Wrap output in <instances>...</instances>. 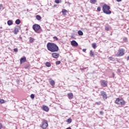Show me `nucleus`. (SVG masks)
I'll list each match as a JSON object with an SVG mask.
<instances>
[{
  "instance_id": "obj_14",
  "label": "nucleus",
  "mask_w": 129,
  "mask_h": 129,
  "mask_svg": "<svg viewBox=\"0 0 129 129\" xmlns=\"http://www.w3.org/2000/svg\"><path fill=\"white\" fill-rule=\"evenodd\" d=\"M13 33L17 35L18 33H19V28L18 27H15V29L14 30Z\"/></svg>"
},
{
  "instance_id": "obj_35",
  "label": "nucleus",
  "mask_w": 129,
  "mask_h": 129,
  "mask_svg": "<svg viewBox=\"0 0 129 129\" xmlns=\"http://www.w3.org/2000/svg\"><path fill=\"white\" fill-rule=\"evenodd\" d=\"M105 30L106 31H109V28H108V27H105Z\"/></svg>"
},
{
  "instance_id": "obj_45",
  "label": "nucleus",
  "mask_w": 129,
  "mask_h": 129,
  "mask_svg": "<svg viewBox=\"0 0 129 129\" xmlns=\"http://www.w3.org/2000/svg\"><path fill=\"white\" fill-rule=\"evenodd\" d=\"M113 77H114V74H113Z\"/></svg>"
},
{
  "instance_id": "obj_39",
  "label": "nucleus",
  "mask_w": 129,
  "mask_h": 129,
  "mask_svg": "<svg viewBox=\"0 0 129 129\" xmlns=\"http://www.w3.org/2000/svg\"><path fill=\"white\" fill-rule=\"evenodd\" d=\"M3 128V124L2 123H0V129Z\"/></svg>"
},
{
  "instance_id": "obj_7",
  "label": "nucleus",
  "mask_w": 129,
  "mask_h": 129,
  "mask_svg": "<svg viewBox=\"0 0 129 129\" xmlns=\"http://www.w3.org/2000/svg\"><path fill=\"white\" fill-rule=\"evenodd\" d=\"M100 93L104 100H106V99H107V95H106V93L105 92L103 91H101Z\"/></svg>"
},
{
  "instance_id": "obj_15",
  "label": "nucleus",
  "mask_w": 129,
  "mask_h": 129,
  "mask_svg": "<svg viewBox=\"0 0 129 129\" xmlns=\"http://www.w3.org/2000/svg\"><path fill=\"white\" fill-rule=\"evenodd\" d=\"M68 96L69 99H72V98H73V93H68Z\"/></svg>"
},
{
  "instance_id": "obj_16",
  "label": "nucleus",
  "mask_w": 129,
  "mask_h": 129,
  "mask_svg": "<svg viewBox=\"0 0 129 129\" xmlns=\"http://www.w3.org/2000/svg\"><path fill=\"white\" fill-rule=\"evenodd\" d=\"M90 3L92 5H95L97 3V0H90Z\"/></svg>"
},
{
  "instance_id": "obj_29",
  "label": "nucleus",
  "mask_w": 129,
  "mask_h": 129,
  "mask_svg": "<svg viewBox=\"0 0 129 129\" xmlns=\"http://www.w3.org/2000/svg\"><path fill=\"white\" fill-rule=\"evenodd\" d=\"M31 98H32V99H33V98H35V95L33 94H32L30 96Z\"/></svg>"
},
{
  "instance_id": "obj_11",
  "label": "nucleus",
  "mask_w": 129,
  "mask_h": 129,
  "mask_svg": "<svg viewBox=\"0 0 129 129\" xmlns=\"http://www.w3.org/2000/svg\"><path fill=\"white\" fill-rule=\"evenodd\" d=\"M26 61H27V59L26 58V57H22L20 59V63L21 64H23V63H25V62H26Z\"/></svg>"
},
{
  "instance_id": "obj_43",
  "label": "nucleus",
  "mask_w": 129,
  "mask_h": 129,
  "mask_svg": "<svg viewBox=\"0 0 129 129\" xmlns=\"http://www.w3.org/2000/svg\"><path fill=\"white\" fill-rule=\"evenodd\" d=\"M17 83H20V81L18 80V81H17Z\"/></svg>"
},
{
  "instance_id": "obj_44",
  "label": "nucleus",
  "mask_w": 129,
  "mask_h": 129,
  "mask_svg": "<svg viewBox=\"0 0 129 129\" xmlns=\"http://www.w3.org/2000/svg\"><path fill=\"white\" fill-rule=\"evenodd\" d=\"M66 129H71V127H69L67 128Z\"/></svg>"
},
{
  "instance_id": "obj_6",
  "label": "nucleus",
  "mask_w": 129,
  "mask_h": 129,
  "mask_svg": "<svg viewBox=\"0 0 129 129\" xmlns=\"http://www.w3.org/2000/svg\"><path fill=\"white\" fill-rule=\"evenodd\" d=\"M41 28V26L38 24H34L33 26V29L35 30V32H38L39 30Z\"/></svg>"
},
{
  "instance_id": "obj_41",
  "label": "nucleus",
  "mask_w": 129,
  "mask_h": 129,
  "mask_svg": "<svg viewBox=\"0 0 129 129\" xmlns=\"http://www.w3.org/2000/svg\"><path fill=\"white\" fill-rule=\"evenodd\" d=\"M116 1H117L118 3H120V2L121 1V0H116Z\"/></svg>"
},
{
  "instance_id": "obj_40",
  "label": "nucleus",
  "mask_w": 129,
  "mask_h": 129,
  "mask_svg": "<svg viewBox=\"0 0 129 129\" xmlns=\"http://www.w3.org/2000/svg\"><path fill=\"white\" fill-rule=\"evenodd\" d=\"M86 49H83V52H86Z\"/></svg>"
},
{
  "instance_id": "obj_12",
  "label": "nucleus",
  "mask_w": 129,
  "mask_h": 129,
  "mask_svg": "<svg viewBox=\"0 0 129 129\" xmlns=\"http://www.w3.org/2000/svg\"><path fill=\"white\" fill-rule=\"evenodd\" d=\"M42 109L46 112H48V111H49V107H48V106H47L43 105L42 106Z\"/></svg>"
},
{
  "instance_id": "obj_20",
  "label": "nucleus",
  "mask_w": 129,
  "mask_h": 129,
  "mask_svg": "<svg viewBox=\"0 0 129 129\" xmlns=\"http://www.w3.org/2000/svg\"><path fill=\"white\" fill-rule=\"evenodd\" d=\"M36 19L38 20V21H40L42 20V17L40 16V15H36Z\"/></svg>"
},
{
  "instance_id": "obj_10",
  "label": "nucleus",
  "mask_w": 129,
  "mask_h": 129,
  "mask_svg": "<svg viewBox=\"0 0 129 129\" xmlns=\"http://www.w3.org/2000/svg\"><path fill=\"white\" fill-rule=\"evenodd\" d=\"M71 45L74 47H77V46H78V43L75 40H73L71 41Z\"/></svg>"
},
{
  "instance_id": "obj_22",
  "label": "nucleus",
  "mask_w": 129,
  "mask_h": 129,
  "mask_svg": "<svg viewBox=\"0 0 129 129\" xmlns=\"http://www.w3.org/2000/svg\"><path fill=\"white\" fill-rule=\"evenodd\" d=\"M67 122H68V123H71V122H72V119H71L70 118L68 119Z\"/></svg>"
},
{
  "instance_id": "obj_2",
  "label": "nucleus",
  "mask_w": 129,
  "mask_h": 129,
  "mask_svg": "<svg viewBox=\"0 0 129 129\" xmlns=\"http://www.w3.org/2000/svg\"><path fill=\"white\" fill-rule=\"evenodd\" d=\"M102 10L104 14H106V15H110L111 14V11L110 10V7L106 4H104L103 6Z\"/></svg>"
},
{
  "instance_id": "obj_17",
  "label": "nucleus",
  "mask_w": 129,
  "mask_h": 129,
  "mask_svg": "<svg viewBox=\"0 0 129 129\" xmlns=\"http://www.w3.org/2000/svg\"><path fill=\"white\" fill-rule=\"evenodd\" d=\"M8 26H12L13 25V21L12 20H9L7 22Z\"/></svg>"
},
{
  "instance_id": "obj_18",
  "label": "nucleus",
  "mask_w": 129,
  "mask_h": 129,
  "mask_svg": "<svg viewBox=\"0 0 129 129\" xmlns=\"http://www.w3.org/2000/svg\"><path fill=\"white\" fill-rule=\"evenodd\" d=\"M15 23L16 24V25H20V24H21V20H20V19L16 20L15 21Z\"/></svg>"
},
{
  "instance_id": "obj_1",
  "label": "nucleus",
  "mask_w": 129,
  "mask_h": 129,
  "mask_svg": "<svg viewBox=\"0 0 129 129\" xmlns=\"http://www.w3.org/2000/svg\"><path fill=\"white\" fill-rule=\"evenodd\" d=\"M47 48L50 52H58V50H59V47L57 45L51 42H48L47 44Z\"/></svg>"
},
{
  "instance_id": "obj_36",
  "label": "nucleus",
  "mask_w": 129,
  "mask_h": 129,
  "mask_svg": "<svg viewBox=\"0 0 129 129\" xmlns=\"http://www.w3.org/2000/svg\"><path fill=\"white\" fill-rule=\"evenodd\" d=\"M103 113H104V112L103 111H100V114H101V115H103Z\"/></svg>"
},
{
  "instance_id": "obj_34",
  "label": "nucleus",
  "mask_w": 129,
  "mask_h": 129,
  "mask_svg": "<svg viewBox=\"0 0 129 129\" xmlns=\"http://www.w3.org/2000/svg\"><path fill=\"white\" fill-rule=\"evenodd\" d=\"M101 104V102H96V104H97V105H100Z\"/></svg>"
},
{
  "instance_id": "obj_28",
  "label": "nucleus",
  "mask_w": 129,
  "mask_h": 129,
  "mask_svg": "<svg viewBox=\"0 0 129 129\" xmlns=\"http://www.w3.org/2000/svg\"><path fill=\"white\" fill-rule=\"evenodd\" d=\"M2 10H4V6L3 5L0 4V11H2Z\"/></svg>"
},
{
  "instance_id": "obj_23",
  "label": "nucleus",
  "mask_w": 129,
  "mask_h": 129,
  "mask_svg": "<svg viewBox=\"0 0 129 129\" xmlns=\"http://www.w3.org/2000/svg\"><path fill=\"white\" fill-rule=\"evenodd\" d=\"M90 56H91V57H93L94 56V53L92 52V50L90 51Z\"/></svg>"
},
{
  "instance_id": "obj_4",
  "label": "nucleus",
  "mask_w": 129,
  "mask_h": 129,
  "mask_svg": "<svg viewBox=\"0 0 129 129\" xmlns=\"http://www.w3.org/2000/svg\"><path fill=\"white\" fill-rule=\"evenodd\" d=\"M40 127L43 129H46L48 127V121L46 119L42 120V123L40 125Z\"/></svg>"
},
{
  "instance_id": "obj_25",
  "label": "nucleus",
  "mask_w": 129,
  "mask_h": 129,
  "mask_svg": "<svg viewBox=\"0 0 129 129\" xmlns=\"http://www.w3.org/2000/svg\"><path fill=\"white\" fill-rule=\"evenodd\" d=\"M30 43H33L34 42V38L32 37H30V40H29Z\"/></svg>"
},
{
  "instance_id": "obj_9",
  "label": "nucleus",
  "mask_w": 129,
  "mask_h": 129,
  "mask_svg": "<svg viewBox=\"0 0 129 129\" xmlns=\"http://www.w3.org/2000/svg\"><path fill=\"white\" fill-rule=\"evenodd\" d=\"M53 58H55V59H57V58H59V56L60 54L58 53L53 52L51 54Z\"/></svg>"
},
{
  "instance_id": "obj_32",
  "label": "nucleus",
  "mask_w": 129,
  "mask_h": 129,
  "mask_svg": "<svg viewBox=\"0 0 129 129\" xmlns=\"http://www.w3.org/2000/svg\"><path fill=\"white\" fill-rule=\"evenodd\" d=\"M54 3H55V4H60L59 0H55Z\"/></svg>"
},
{
  "instance_id": "obj_24",
  "label": "nucleus",
  "mask_w": 129,
  "mask_h": 129,
  "mask_svg": "<svg viewBox=\"0 0 129 129\" xmlns=\"http://www.w3.org/2000/svg\"><path fill=\"white\" fill-rule=\"evenodd\" d=\"M46 66H47V67H51V63H50V62H47L45 63Z\"/></svg>"
},
{
  "instance_id": "obj_5",
  "label": "nucleus",
  "mask_w": 129,
  "mask_h": 129,
  "mask_svg": "<svg viewBox=\"0 0 129 129\" xmlns=\"http://www.w3.org/2000/svg\"><path fill=\"white\" fill-rule=\"evenodd\" d=\"M123 55H124V49L122 48L119 49L116 54L117 57H121L123 56Z\"/></svg>"
},
{
  "instance_id": "obj_42",
  "label": "nucleus",
  "mask_w": 129,
  "mask_h": 129,
  "mask_svg": "<svg viewBox=\"0 0 129 129\" xmlns=\"http://www.w3.org/2000/svg\"><path fill=\"white\" fill-rule=\"evenodd\" d=\"M127 61H128V60H129V56H127Z\"/></svg>"
},
{
  "instance_id": "obj_30",
  "label": "nucleus",
  "mask_w": 129,
  "mask_h": 129,
  "mask_svg": "<svg viewBox=\"0 0 129 129\" xmlns=\"http://www.w3.org/2000/svg\"><path fill=\"white\" fill-rule=\"evenodd\" d=\"M109 59L110 60H111V61H114V58L112 57H109Z\"/></svg>"
},
{
  "instance_id": "obj_37",
  "label": "nucleus",
  "mask_w": 129,
  "mask_h": 129,
  "mask_svg": "<svg viewBox=\"0 0 129 129\" xmlns=\"http://www.w3.org/2000/svg\"><path fill=\"white\" fill-rule=\"evenodd\" d=\"M53 39H54V40H56V41H58V38L56 36L53 37Z\"/></svg>"
},
{
  "instance_id": "obj_38",
  "label": "nucleus",
  "mask_w": 129,
  "mask_h": 129,
  "mask_svg": "<svg viewBox=\"0 0 129 129\" xmlns=\"http://www.w3.org/2000/svg\"><path fill=\"white\" fill-rule=\"evenodd\" d=\"M14 52H18V48H16L14 49Z\"/></svg>"
},
{
  "instance_id": "obj_26",
  "label": "nucleus",
  "mask_w": 129,
  "mask_h": 129,
  "mask_svg": "<svg viewBox=\"0 0 129 129\" xmlns=\"http://www.w3.org/2000/svg\"><path fill=\"white\" fill-rule=\"evenodd\" d=\"M62 13L63 15H65V13H67V10H66L65 9H63L62 10Z\"/></svg>"
},
{
  "instance_id": "obj_33",
  "label": "nucleus",
  "mask_w": 129,
  "mask_h": 129,
  "mask_svg": "<svg viewBox=\"0 0 129 129\" xmlns=\"http://www.w3.org/2000/svg\"><path fill=\"white\" fill-rule=\"evenodd\" d=\"M97 11L98 12H100L101 11V8L100 7H98Z\"/></svg>"
},
{
  "instance_id": "obj_31",
  "label": "nucleus",
  "mask_w": 129,
  "mask_h": 129,
  "mask_svg": "<svg viewBox=\"0 0 129 129\" xmlns=\"http://www.w3.org/2000/svg\"><path fill=\"white\" fill-rule=\"evenodd\" d=\"M0 103H5V100L3 99H0Z\"/></svg>"
},
{
  "instance_id": "obj_13",
  "label": "nucleus",
  "mask_w": 129,
  "mask_h": 129,
  "mask_svg": "<svg viewBox=\"0 0 129 129\" xmlns=\"http://www.w3.org/2000/svg\"><path fill=\"white\" fill-rule=\"evenodd\" d=\"M49 83L51 86H54V85H55V81L52 80V79H49Z\"/></svg>"
},
{
  "instance_id": "obj_21",
  "label": "nucleus",
  "mask_w": 129,
  "mask_h": 129,
  "mask_svg": "<svg viewBox=\"0 0 129 129\" xmlns=\"http://www.w3.org/2000/svg\"><path fill=\"white\" fill-rule=\"evenodd\" d=\"M78 33L79 36H83V32L81 30H79Z\"/></svg>"
},
{
  "instance_id": "obj_19",
  "label": "nucleus",
  "mask_w": 129,
  "mask_h": 129,
  "mask_svg": "<svg viewBox=\"0 0 129 129\" xmlns=\"http://www.w3.org/2000/svg\"><path fill=\"white\" fill-rule=\"evenodd\" d=\"M92 46L93 47V49H96V48H97V46L95 43H92Z\"/></svg>"
},
{
  "instance_id": "obj_8",
  "label": "nucleus",
  "mask_w": 129,
  "mask_h": 129,
  "mask_svg": "<svg viewBox=\"0 0 129 129\" xmlns=\"http://www.w3.org/2000/svg\"><path fill=\"white\" fill-rule=\"evenodd\" d=\"M101 85L103 86V87H106L107 86V81L104 80L101 81Z\"/></svg>"
},
{
  "instance_id": "obj_27",
  "label": "nucleus",
  "mask_w": 129,
  "mask_h": 129,
  "mask_svg": "<svg viewBox=\"0 0 129 129\" xmlns=\"http://www.w3.org/2000/svg\"><path fill=\"white\" fill-rule=\"evenodd\" d=\"M56 65H60L61 64V61H57L55 62Z\"/></svg>"
},
{
  "instance_id": "obj_3",
  "label": "nucleus",
  "mask_w": 129,
  "mask_h": 129,
  "mask_svg": "<svg viewBox=\"0 0 129 129\" xmlns=\"http://www.w3.org/2000/svg\"><path fill=\"white\" fill-rule=\"evenodd\" d=\"M115 103L118 105H124L125 104V102L123 99L117 98L115 101Z\"/></svg>"
}]
</instances>
